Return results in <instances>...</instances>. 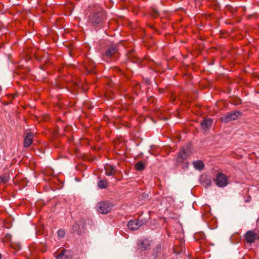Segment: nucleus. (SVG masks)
<instances>
[{"label":"nucleus","instance_id":"6ab92c4d","mask_svg":"<svg viewBox=\"0 0 259 259\" xmlns=\"http://www.w3.org/2000/svg\"><path fill=\"white\" fill-rule=\"evenodd\" d=\"M107 185L108 183L105 180H101L98 183V186L100 189H105L107 187Z\"/></svg>","mask_w":259,"mask_h":259},{"label":"nucleus","instance_id":"f8f14e48","mask_svg":"<svg viewBox=\"0 0 259 259\" xmlns=\"http://www.w3.org/2000/svg\"><path fill=\"white\" fill-rule=\"evenodd\" d=\"M212 123V120L211 119H205L203 120L201 122L202 128L204 130H206L211 126Z\"/></svg>","mask_w":259,"mask_h":259},{"label":"nucleus","instance_id":"aec40b11","mask_svg":"<svg viewBox=\"0 0 259 259\" xmlns=\"http://www.w3.org/2000/svg\"><path fill=\"white\" fill-rule=\"evenodd\" d=\"M160 250L161 246L159 245H157L154 249L153 255L154 256H157L158 255V253L160 252Z\"/></svg>","mask_w":259,"mask_h":259},{"label":"nucleus","instance_id":"a211bd4d","mask_svg":"<svg viewBox=\"0 0 259 259\" xmlns=\"http://www.w3.org/2000/svg\"><path fill=\"white\" fill-rule=\"evenodd\" d=\"M150 15L153 18H157L159 16V12L156 8L152 7Z\"/></svg>","mask_w":259,"mask_h":259},{"label":"nucleus","instance_id":"0eeeda50","mask_svg":"<svg viewBox=\"0 0 259 259\" xmlns=\"http://www.w3.org/2000/svg\"><path fill=\"white\" fill-rule=\"evenodd\" d=\"M189 155L190 153L189 149H185L183 148L179 152L177 157V160L179 162H182L184 160L186 159Z\"/></svg>","mask_w":259,"mask_h":259},{"label":"nucleus","instance_id":"1a4fd4ad","mask_svg":"<svg viewBox=\"0 0 259 259\" xmlns=\"http://www.w3.org/2000/svg\"><path fill=\"white\" fill-rule=\"evenodd\" d=\"M151 241L148 239H144L140 241L138 243V247L142 250H146L148 249V247L151 245Z\"/></svg>","mask_w":259,"mask_h":259},{"label":"nucleus","instance_id":"412c9836","mask_svg":"<svg viewBox=\"0 0 259 259\" xmlns=\"http://www.w3.org/2000/svg\"><path fill=\"white\" fill-rule=\"evenodd\" d=\"M116 50H107L106 52V55L108 57H111L114 53L116 52Z\"/></svg>","mask_w":259,"mask_h":259},{"label":"nucleus","instance_id":"5701e85b","mask_svg":"<svg viewBox=\"0 0 259 259\" xmlns=\"http://www.w3.org/2000/svg\"><path fill=\"white\" fill-rule=\"evenodd\" d=\"M209 49H216V48H214V47H211V48H210Z\"/></svg>","mask_w":259,"mask_h":259},{"label":"nucleus","instance_id":"f257e3e1","mask_svg":"<svg viewBox=\"0 0 259 259\" xmlns=\"http://www.w3.org/2000/svg\"><path fill=\"white\" fill-rule=\"evenodd\" d=\"M106 18L105 12L100 7L97 8L89 17L90 22L96 27L102 25Z\"/></svg>","mask_w":259,"mask_h":259},{"label":"nucleus","instance_id":"9b49d317","mask_svg":"<svg viewBox=\"0 0 259 259\" xmlns=\"http://www.w3.org/2000/svg\"><path fill=\"white\" fill-rule=\"evenodd\" d=\"M33 138V134L31 133H28L24 139V146L25 147H29L32 142Z\"/></svg>","mask_w":259,"mask_h":259},{"label":"nucleus","instance_id":"f03ea898","mask_svg":"<svg viewBox=\"0 0 259 259\" xmlns=\"http://www.w3.org/2000/svg\"><path fill=\"white\" fill-rule=\"evenodd\" d=\"M110 203L107 202H100L97 205V209L98 212L102 214H107L111 210Z\"/></svg>","mask_w":259,"mask_h":259},{"label":"nucleus","instance_id":"4be33fe9","mask_svg":"<svg viewBox=\"0 0 259 259\" xmlns=\"http://www.w3.org/2000/svg\"><path fill=\"white\" fill-rule=\"evenodd\" d=\"M65 233L64 230H59L58 231V235L61 237H63L65 236Z\"/></svg>","mask_w":259,"mask_h":259},{"label":"nucleus","instance_id":"f3484780","mask_svg":"<svg viewBox=\"0 0 259 259\" xmlns=\"http://www.w3.org/2000/svg\"><path fill=\"white\" fill-rule=\"evenodd\" d=\"M135 167L137 170L142 171L145 168V164L142 161H139L135 164Z\"/></svg>","mask_w":259,"mask_h":259},{"label":"nucleus","instance_id":"4468645a","mask_svg":"<svg viewBox=\"0 0 259 259\" xmlns=\"http://www.w3.org/2000/svg\"><path fill=\"white\" fill-rule=\"evenodd\" d=\"M82 228L83 225L81 222H78L73 226L72 229L74 232L79 234L81 232Z\"/></svg>","mask_w":259,"mask_h":259},{"label":"nucleus","instance_id":"9d476101","mask_svg":"<svg viewBox=\"0 0 259 259\" xmlns=\"http://www.w3.org/2000/svg\"><path fill=\"white\" fill-rule=\"evenodd\" d=\"M104 169L107 176H113L116 172L115 167L112 165L107 164L104 166Z\"/></svg>","mask_w":259,"mask_h":259},{"label":"nucleus","instance_id":"39448f33","mask_svg":"<svg viewBox=\"0 0 259 259\" xmlns=\"http://www.w3.org/2000/svg\"><path fill=\"white\" fill-rule=\"evenodd\" d=\"M240 114V112L234 111L227 113L225 115L222 117L221 119L222 122L227 123L236 119Z\"/></svg>","mask_w":259,"mask_h":259},{"label":"nucleus","instance_id":"6e6552de","mask_svg":"<svg viewBox=\"0 0 259 259\" xmlns=\"http://www.w3.org/2000/svg\"><path fill=\"white\" fill-rule=\"evenodd\" d=\"M142 224L139 220H131L127 224L128 228L131 230H135L138 229Z\"/></svg>","mask_w":259,"mask_h":259},{"label":"nucleus","instance_id":"2eb2a0df","mask_svg":"<svg viewBox=\"0 0 259 259\" xmlns=\"http://www.w3.org/2000/svg\"><path fill=\"white\" fill-rule=\"evenodd\" d=\"M193 165L196 169L201 170L203 168L204 164L201 160H197L193 162Z\"/></svg>","mask_w":259,"mask_h":259},{"label":"nucleus","instance_id":"ddd939ff","mask_svg":"<svg viewBox=\"0 0 259 259\" xmlns=\"http://www.w3.org/2000/svg\"><path fill=\"white\" fill-rule=\"evenodd\" d=\"M200 181L202 185L205 187L210 186L212 183L211 179L207 176L202 177Z\"/></svg>","mask_w":259,"mask_h":259},{"label":"nucleus","instance_id":"20e7f679","mask_svg":"<svg viewBox=\"0 0 259 259\" xmlns=\"http://www.w3.org/2000/svg\"><path fill=\"white\" fill-rule=\"evenodd\" d=\"M245 240L248 243H252L255 240H259V230L256 231H248L244 235Z\"/></svg>","mask_w":259,"mask_h":259},{"label":"nucleus","instance_id":"dca6fc26","mask_svg":"<svg viewBox=\"0 0 259 259\" xmlns=\"http://www.w3.org/2000/svg\"><path fill=\"white\" fill-rule=\"evenodd\" d=\"M10 179L9 174L8 172L5 173L0 176V183L6 184L9 181Z\"/></svg>","mask_w":259,"mask_h":259},{"label":"nucleus","instance_id":"b1692460","mask_svg":"<svg viewBox=\"0 0 259 259\" xmlns=\"http://www.w3.org/2000/svg\"><path fill=\"white\" fill-rule=\"evenodd\" d=\"M1 258H2V255H1V254L0 253V259H1Z\"/></svg>","mask_w":259,"mask_h":259},{"label":"nucleus","instance_id":"7ed1b4c3","mask_svg":"<svg viewBox=\"0 0 259 259\" xmlns=\"http://www.w3.org/2000/svg\"><path fill=\"white\" fill-rule=\"evenodd\" d=\"M214 181L216 185L219 187H224L228 184L227 177L222 173H219Z\"/></svg>","mask_w":259,"mask_h":259},{"label":"nucleus","instance_id":"423d86ee","mask_svg":"<svg viewBox=\"0 0 259 259\" xmlns=\"http://www.w3.org/2000/svg\"><path fill=\"white\" fill-rule=\"evenodd\" d=\"M72 255L71 251L67 249H62L55 255L56 259H68Z\"/></svg>","mask_w":259,"mask_h":259}]
</instances>
